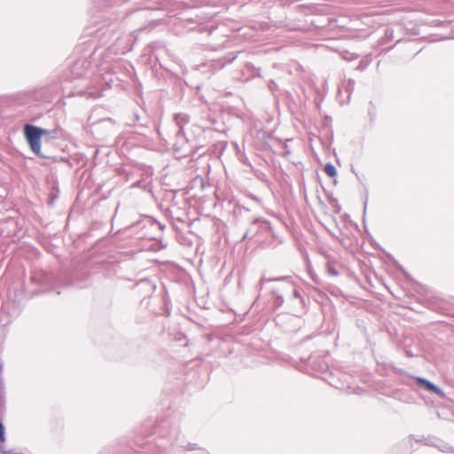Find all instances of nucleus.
Wrapping results in <instances>:
<instances>
[{"label":"nucleus","mask_w":454,"mask_h":454,"mask_svg":"<svg viewBox=\"0 0 454 454\" xmlns=\"http://www.w3.org/2000/svg\"><path fill=\"white\" fill-rule=\"evenodd\" d=\"M26 139L31 150L37 155L41 151V137L46 134V130L27 124L24 128Z\"/></svg>","instance_id":"f257e3e1"},{"label":"nucleus","mask_w":454,"mask_h":454,"mask_svg":"<svg viewBox=\"0 0 454 454\" xmlns=\"http://www.w3.org/2000/svg\"><path fill=\"white\" fill-rule=\"evenodd\" d=\"M417 380H418L419 384L423 386L427 390L435 393L436 395H438L440 396L444 395L443 392L438 387L434 386L428 380L420 379V378H419Z\"/></svg>","instance_id":"f03ea898"},{"label":"nucleus","mask_w":454,"mask_h":454,"mask_svg":"<svg viewBox=\"0 0 454 454\" xmlns=\"http://www.w3.org/2000/svg\"><path fill=\"white\" fill-rule=\"evenodd\" d=\"M417 380H418L419 384L423 386L427 390L435 393L436 395H438L440 396L444 395L443 392L438 387L434 386L428 380L420 379V378H419Z\"/></svg>","instance_id":"7ed1b4c3"},{"label":"nucleus","mask_w":454,"mask_h":454,"mask_svg":"<svg viewBox=\"0 0 454 454\" xmlns=\"http://www.w3.org/2000/svg\"><path fill=\"white\" fill-rule=\"evenodd\" d=\"M324 170H325V174L327 176H329L330 177H335L337 175V170H336L335 167L331 163H327L325 166Z\"/></svg>","instance_id":"20e7f679"},{"label":"nucleus","mask_w":454,"mask_h":454,"mask_svg":"<svg viewBox=\"0 0 454 454\" xmlns=\"http://www.w3.org/2000/svg\"><path fill=\"white\" fill-rule=\"evenodd\" d=\"M5 441L4 437V428L3 424L0 422V451L6 452V450L4 449V442Z\"/></svg>","instance_id":"39448f33"}]
</instances>
